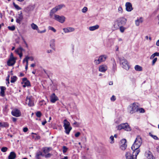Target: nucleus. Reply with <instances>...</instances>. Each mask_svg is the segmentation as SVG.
<instances>
[{
    "instance_id": "f257e3e1",
    "label": "nucleus",
    "mask_w": 159,
    "mask_h": 159,
    "mask_svg": "<svg viewBox=\"0 0 159 159\" xmlns=\"http://www.w3.org/2000/svg\"><path fill=\"white\" fill-rule=\"evenodd\" d=\"M142 143L141 138L139 136H138L131 147L133 151V153L136 152V154L138 155L140 152L139 148Z\"/></svg>"
},
{
    "instance_id": "f03ea898",
    "label": "nucleus",
    "mask_w": 159,
    "mask_h": 159,
    "mask_svg": "<svg viewBox=\"0 0 159 159\" xmlns=\"http://www.w3.org/2000/svg\"><path fill=\"white\" fill-rule=\"evenodd\" d=\"M127 20L123 17L118 18L114 22V26L116 29L118 28V26L124 25L126 23Z\"/></svg>"
},
{
    "instance_id": "7ed1b4c3",
    "label": "nucleus",
    "mask_w": 159,
    "mask_h": 159,
    "mask_svg": "<svg viewBox=\"0 0 159 159\" xmlns=\"http://www.w3.org/2000/svg\"><path fill=\"white\" fill-rule=\"evenodd\" d=\"M120 65L126 70L129 69L130 66L128 61L123 57H118Z\"/></svg>"
},
{
    "instance_id": "20e7f679",
    "label": "nucleus",
    "mask_w": 159,
    "mask_h": 159,
    "mask_svg": "<svg viewBox=\"0 0 159 159\" xmlns=\"http://www.w3.org/2000/svg\"><path fill=\"white\" fill-rule=\"evenodd\" d=\"M63 127L65 130V132L66 134H69L72 129L70 126V122L67 120L65 119L63 121Z\"/></svg>"
},
{
    "instance_id": "39448f33",
    "label": "nucleus",
    "mask_w": 159,
    "mask_h": 159,
    "mask_svg": "<svg viewBox=\"0 0 159 159\" xmlns=\"http://www.w3.org/2000/svg\"><path fill=\"white\" fill-rule=\"evenodd\" d=\"M107 58V56L106 55H102L98 57V59H95L94 61V63L98 65L101 63L105 61Z\"/></svg>"
},
{
    "instance_id": "423d86ee",
    "label": "nucleus",
    "mask_w": 159,
    "mask_h": 159,
    "mask_svg": "<svg viewBox=\"0 0 159 159\" xmlns=\"http://www.w3.org/2000/svg\"><path fill=\"white\" fill-rule=\"evenodd\" d=\"M138 106L137 103H134L131 104L129 108V113L131 114H133L136 112L137 111Z\"/></svg>"
},
{
    "instance_id": "0eeeda50",
    "label": "nucleus",
    "mask_w": 159,
    "mask_h": 159,
    "mask_svg": "<svg viewBox=\"0 0 159 159\" xmlns=\"http://www.w3.org/2000/svg\"><path fill=\"white\" fill-rule=\"evenodd\" d=\"M64 6V5H59L58 6H56L54 8L52 9L50 13V16L51 18H52L54 14L56 13L59 10L62 8Z\"/></svg>"
},
{
    "instance_id": "6e6552de",
    "label": "nucleus",
    "mask_w": 159,
    "mask_h": 159,
    "mask_svg": "<svg viewBox=\"0 0 159 159\" xmlns=\"http://www.w3.org/2000/svg\"><path fill=\"white\" fill-rule=\"evenodd\" d=\"M53 18L61 23H63L66 19V18L63 16H60L56 14L54 15V17Z\"/></svg>"
},
{
    "instance_id": "1a4fd4ad",
    "label": "nucleus",
    "mask_w": 159,
    "mask_h": 159,
    "mask_svg": "<svg viewBox=\"0 0 159 159\" xmlns=\"http://www.w3.org/2000/svg\"><path fill=\"white\" fill-rule=\"evenodd\" d=\"M137 155H136V152L134 153L133 152L132 154L130 152H127L125 154V157L126 159H136Z\"/></svg>"
},
{
    "instance_id": "9d476101",
    "label": "nucleus",
    "mask_w": 159,
    "mask_h": 159,
    "mask_svg": "<svg viewBox=\"0 0 159 159\" xmlns=\"http://www.w3.org/2000/svg\"><path fill=\"white\" fill-rule=\"evenodd\" d=\"M26 103L30 107L34 105L33 98L32 96L27 97L26 100Z\"/></svg>"
},
{
    "instance_id": "9b49d317",
    "label": "nucleus",
    "mask_w": 159,
    "mask_h": 159,
    "mask_svg": "<svg viewBox=\"0 0 159 159\" xmlns=\"http://www.w3.org/2000/svg\"><path fill=\"white\" fill-rule=\"evenodd\" d=\"M126 141L125 139H122L120 143V148L122 150H124L126 148L127 145L126 143Z\"/></svg>"
},
{
    "instance_id": "f8f14e48",
    "label": "nucleus",
    "mask_w": 159,
    "mask_h": 159,
    "mask_svg": "<svg viewBox=\"0 0 159 159\" xmlns=\"http://www.w3.org/2000/svg\"><path fill=\"white\" fill-rule=\"evenodd\" d=\"M16 58H9L7 62V65L9 66H11L15 64L16 63Z\"/></svg>"
},
{
    "instance_id": "ddd939ff",
    "label": "nucleus",
    "mask_w": 159,
    "mask_h": 159,
    "mask_svg": "<svg viewBox=\"0 0 159 159\" xmlns=\"http://www.w3.org/2000/svg\"><path fill=\"white\" fill-rule=\"evenodd\" d=\"M11 114L13 116L18 117L20 116V112L18 109H15L12 111Z\"/></svg>"
},
{
    "instance_id": "4468645a",
    "label": "nucleus",
    "mask_w": 159,
    "mask_h": 159,
    "mask_svg": "<svg viewBox=\"0 0 159 159\" xmlns=\"http://www.w3.org/2000/svg\"><path fill=\"white\" fill-rule=\"evenodd\" d=\"M145 155L148 159H155L151 152L149 151L146 152Z\"/></svg>"
},
{
    "instance_id": "2eb2a0df",
    "label": "nucleus",
    "mask_w": 159,
    "mask_h": 159,
    "mask_svg": "<svg viewBox=\"0 0 159 159\" xmlns=\"http://www.w3.org/2000/svg\"><path fill=\"white\" fill-rule=\"evenodd\" d=\"M58 100V97L55 95L54 93H53L50 96L51 102L52 103H54Z\"/></svg>"
},
{
    "instance_id": "dca6fc26",
    "label": "nucleus",
    "mask_w": 159,
    "mask_h": 159,
    "mask_svg": "<svg viewBox=\"0 0 159 159\" xmlns=\"http://www.w3.org/2000/svg\"><path fill=\"white\" fill-rule=\"evenodd\" d=\"M107 69V66L104 65H100L99 67V71L102 72H105Z\"/></svg>"
},
{
    "instance_id": "f3484780",
    "label": "nucleus",
    "mask_w": 159,
    "mask_h": 159,
    "mask_svg": "<svg viewBox=\"0 0 159 159\" xmlns=\"http://www.w3.org/2000/svg\"><path fill=\"white\" fill-rule=\"evenodd\" d=\"M126 10L128 11H130L133 9L131 4L129 2H127L125 4Z\"/></svg>"
},
{
    "instance_id": "a211bd4d",
    "label": "nucleus",
    "mask_w": 159,
    "mask_h": 159,
    "mask_svg": "<svg viewBox=\"0 0 159 159\" xmlns=\"http://www.w3.org/2000/svg\"><path fill=\"white\" fill-rule=\"evenodd\" d=\"M23 17L22 14V13L21 12L20 13L18 14V16L16 17V22L20 24L21 21L23 20Z\"/></svg>"
},
{
    "instance_id": "6ab92c4d",
    "label": "nucleus",
    "mask_w": 159,
    "mask_h": 159,
    "mask_svg": "<svg viewBox=\"0 0 159 159\" xmlns=\"http://www.w3.org/2000/svg\"><path fill=\"white\" fill-rule=\"evenodd\" d=\"M143 20V18L142 17L138 18L135 21L136 25L137 26H139L140 24L142 23Z\"/></svg>"
},
{
    "instance_id": "aec40b11",
    "label": "nucleus",
    "mask_w": 159,
    "mask_h": 159,
    "mask_svg": "<svg viewBox=\"0 0 159 159\" xmlns=\"http://www.w3.org/2000/svg\"><path fill=\"white\" fill-rule=\"evenodd\" d=\"M63 30L65 33H67L74 31L75 29L72 27H68L63 29Z\"/></svg>"
},
{
    "instance_id": "412c9836",
    "label": "nucleus",
    "mask_w": 159,
    "mask_h": 159,
    "mask_svg": "<svg viewBox=\"0 0 159 159\" xmlns=\"http://www.w3.org/2000/svg\"><path fill=\"white\" fill-rule=\"evenodd\" d=\"M16 157V155L14 152H11L8 157V159H15Z\"/></svg>"
},
{
    "instance_id": "4be33fe9",
    "label": "nucleus",
    "mask_w": 159,
    "mask_h": 159,
    "mask_svg": "<svg viewBox=\"0 0 159 159\" xmlns=\"http://www.w3.org/2000/svg\"><path fill=\"white\" fill-rule=\"evenodd\" d=\"M123 124L125 125H123L124 126L123 127L122 129L127 131H130L131 130V128L127 123H126Z\"/></svg>"
},
{
    "instance_id": "5701e85b",
    "label": "nucleus",
    "mask_w": 159,
    "mask_h": 159,
    "mask_svg": "<svg viewBox=\"0 0 159 159\" xmlns=\"http://www.w3.org/2000/svg\"><path fill=\"white\" fill-rule=\"evenodd\" d=\"M55 40L53 39L50 40V46L51 48L54 49L55 46Z\"/></svg>"
},
{
    "instance_id": "b1692460",
    "label": "nucleus",
    "mask_w": 159,
    "mask_h": 159,
    "mask_svg": "<svg viewBox=\"0 0 159 159\" xmlns=\"http://www.w3.org/2000/svg\"><path fill=\"white\" fill-rule=\"evenodd\" d=\"M1 89L0 94L2 97H4L5 96V91L6 89L5 87L4 86H0Z\"/></svg>"
},
{
    "instance_id": "393cba45",
    "label": "nucleus",
    "mask_w": 159,
    "mask_h": 159,
    "mask_svg": "<svg viewBox=\"0 0 159 159\" xmlns=\"http://www.w3.org/2000/svg\"><path fill=\"white\" fill-rule=\"evenodd\" d=\"M40 156H44V155L42 154L41 152L39 151H37L35 156L36 158L37 159H41Z\"/></svg>"
},
{
    "instance_id": "a878e982",
    "label": "nucleus",
    "mask_w": 159,
    "mask_h": 159,
    "mask_svg": "<svg viewBox=\"0 0 159 159\" xmlns=\"http://www.w3.org/2000/svg\"><path fill=\"white\" fill-rule=\"evenodd\" d=\"M99 28V26L98 25L90 26L89 27V30L90 31H94L95 30L98 29Z\"/></svg>"
},
{
    "instance_id": "bb28decb",
    "label": "nucleus",
    "mask_w": 159,
    "mask_h": 159,
    "mask_svg": "<svg viewBox=\"0 0 159 159\" xmlns=\"http://www.w3.org/2000/svg\"><path fill=\"white\" fill-rule=\"evenodd\" d=\"M29 59H31V61H33L34 59L32 57L26 56L25 58V61L26 62V64H28V60Z\"/></svg>"
},
{
    "instance_id": "cd10ccee",
    "label": "nucleus",
    "mask_w": 159,
    "mask_h": 159,
    "mask_svg": "<svg viewBox=\"0 0 159 159\" xmlns=\"http://www.w3.org/2000/svg\"><path fill=\"white\" fill-rule=\"evenodd\" d=\"M31 26L32 29L34 30H36L38 31L39 30L38 27L37 25L34 23L31 24Z\"/></svg>"
},
{
    "instance_id": "c85d7f7f",
    "label": "nucleus",
    "mask_w": 159,
    "mask_h": 159,
    "mask_svg": "<svg viewBox=\"0 0 159 159\" xmlns=\"http://www.w3.org/2000/svg\"><path fill=\"white\" fill-rule=\"evenodd\" d=\"M51 149V148H44L43 149V152L45 154L48 153L49 152Z\"/></svg>"
},
{
    "instance_id": "c756f323",
    "label": "nucleus",
    "mask_w": 159,
    "mask_h": 159,
    "mask_svg": "<svg viewBox=\"0 0 159 159\" xmlns=\"http://www.w3.org/2000/svg\"><path fill=\"white\" fill-rule=\"evenodd\" d=\"M134 69L138 71H141L142 70V67L138 65H136L135 66Z\"/></svg>"
},
{
    "instance_id": "7c9ffc66",
    "label": "nucleus",
    "mask_w": 159,
    "mask_h": 159,
    "mask_svg": "<svg viewBox=\"0 0 159 159\" xmlns=\"http://www.w3.org/2000/svg\"><path fill=\"white\" fill-rule=\"evenodd\" d=\"M159 52H156L152 54L150 57V59H153L155 56H159Z\"/></svg>"
},
{
    "instance_id": "2f4dec72",
    "label": "nucleus",
    "mask_w": 159,
    "mask_h": 159,
    "mask_svg": "<svg viewBox=\"0 0 159 159\" xmlns=\"http://www.w3.org/2000/svg\"><path fill=\"white\" fill-rule=\"evenodd\" d=\"M17 79V78L16 76H12L11 78V82L12 83H13Z\"/></svg>"
},
{
    "instance_id": "473e14b6",
    "label": "nucleus",
    "mask_w": 159,
    "mask_h": 159,
    "mask_svg": "<svg viewBox=\"0 0 159 159\" xmlns=\"http://www.w3.org/2000/svg\"><path fill=\"white\" fill-rule=\"evenodd\" d=\"M23 50V48L21 47H20L17 49L15 50V52L16 53L22 52V51Z\"/></svg>"
},
{
    "instance_id": "72a5a7b5",
    "label": "nucleus",
    "mask_w": 159,
    "mask_h": 159,
    "mask_svg": "<svg viewBox=\"0 0 159 159\" xmlns=\"http://www.w3.org/2000/svg\"><path fill=\"white\" fill-rule=\"evenodd\" d=\"M8 124L6 122H3L2 123V124L1 125V126L2 127H6L8 126Z\"/></svg>"
},
{
    "instance_id": "f704fd0d",
    "label": "nucleus",
    "mask_w": 159,
    "mask_h": 159,
    "mask_svg": "<svg viewBox=\"0 0 159 159\" xmlns=\"http://www.w3.org/2000/svg\"><path fill=\"white\" fill-rule=\"evenodd\" d=\"M123 125H125L123 124H120L117 127V129L119 130H120L123 129Z\"/></svg>"
},
{
    "instance_id": "c9c22d12",
    "label": "nucleus",
    "mask_w": 159,
    "mask_h": 159,
    "mask_svg": "<svg viewBox=\"0 0 159 159\" xmlns=\"http://www.w3.org/2000/svg\"><path fill=\"white\" fill-rule=\"evenodd\" d=\"M13 4L14 5L16 9H17L18 10H19L21 9V8L20 7H19L18 5L16 4L14 2H13Z\"/></svg>"
},
{
    "instance_id": "e433bc0d",
    "label": "nucleus",
    "mask_w": 159,
    "mask_h": 159,
    "mask_svg": "<svg viewBox=\"0 0 159 159\" xmlns=\"http://www.w3.org/2000/svg\"><path fill=\"white\" fill-rule=\"evenodd\" d=\"M110 143L111 144H112L114 142V136L112 135H111L110 136Z\"/></svg>"
},
{
    "instance_id": "4c0bfd02",
    "label": "nucleus",
    "mask_w": 159,
    "mask_h": 159,
    "mask_svg": "<svg viewBox=\"0 0 159 159\" xmlns=\"http://www.w3.org/2000/svg\"><path fill=\"white\" fill-rule=\"evenodd\" d=\"M36 116L38 117H40L42 115V114L40 111H38L36 113Z\"/></svg>"
},
{
    "instance_id": "58836bf2",
    "label": "nucleus",
    "mask_w": 159,
    "mask_h": 159,
    "mask_svg": "<svg viewBox=\"0 0 159 159\" xmlns=\"http://www.w3.org/2000/svg\"><path fill=\"white\" fill-rule=\"evenodd\" d=\"M48 30L53 31L54 33L56 32V30L53 27H51V26H48Z\"/></svg>"
},
{
    "instance_id": "ea45409f",
    "label": "nucleus",
    "mask_w": 159,
    "mask_h": 159,
    "mask_svg": "<svg viewBox=\"0 0 159 159\" xmlns=\"http://www.w3.org/2000/svg\"><path fill=\"white\" fill-rule=\"evenodd\" d=\"M119 27H120V31L122 33L124 32L125 30V28L123 27V26H118V28Z\"/></svg>"
},
{
    "instance_id": "a19ab883",
    "label": "nucleus",
    "mask_w": 159,
    "mask_h": 159,
    "mask_svg": "<svg viewBox=\"0 0 159 159\" xmlns=\"http://www.w3.org/2000/svg\"><path fill=\"white\" fill-rule=\"evenodd\" d=\"M8 28L10 30L14 31L15 29V27L14 25L11 26H9L8 27Z\"/></svg>"
},
{
    "instance_id": "79ce46f5",
    "label": "nucleus",
    "mask_w": 159,
    "mask_h": 159,
    "mask_svg": "<svg viewBox=\"0 0 159 159\" xmlns=\"http://www.w3.org/2000/svg\"><path fill=\"white\" fill-rule=\"evenodd\" d=\"M139 111L140 113H144L145 111V110L143 108H138V109L137 110V111Z\"/></svg>"
},
{
    "instance_id": "37998d69",
    "label": "nucleus",
    "mask_w": 159,
    "mask_h": 159,
    "mask_svg": "<svg viewBox=\"0 0 159 159\" xmlns=\"http://www.w3.org/2000/svg\"><path fill=\"white\" fill-rule=\"evenodd\" d=\"M7 148L6 147H3L1 149V151L3 152H6L7 150Z\"/></svg>"
},
{
    "instance_id": "c03bdc74",
    "label": "nucleus",
    "mask_w": 159,
    "mask_h": 159,
    "mask_svg": "<svg viewBox=\"0 0 159 159\" xmlns=\"http://www.w3.org/2000/svg\"><path fill=\"white\" fill-rule=\"evenodd\" d=\"M157 57L154 58L153 60L152 61V65L153 66L154 65L155 63L157 61Z\"/></svg>"
},
{
    "instance_id": "a18cd8bd",
    "label": "nucleus",
    "mask_w": 159,
    "mask_h": 159,
    "mask_svg": "<svg viewBox=\"0 0 159 159\" xmlns=\"http://www.w3.org/2000/svg\"><path fill=\"white\" fill-rule=\"evenodd\" d=\"M80 125V124L79 123H78L75 121L73 123V125H74L75 127H78Z\"/></svg>"
},
{
    "instance_id": "49530a36",
    "label": "nucleus",
    "mask_w": 159,
    "mask_h": 159,
    "mask_svg": "<svg viewBox=\"0 0 159 159\" xmlns=\"http://www.w3.org/2000/svg\"><path fill=\"white\" fill-rule=\"evenodd\" d=\"M63 152L64 153H65L66 152V151L67 150V149H68L65 146H63Z\"/></svg>"
},
{
    "instance_id": "de8ad7c7",
    "label": "nucleus",
    "mask_w": 159,
    "mask_h": 159,
    "mask_svg": "<svg viewBox=\"0 0 159 159\" xmlns=\"http://www.w3.org/2000/svg\"><path fill=\"white\" fill-rule=\"evenodd\" d=\"M88 10V8L86 7H84L82 9V12L83 13L86 12Z\"/></svg>"
},
{
    "instance_id": "09e8293b",
    "label": "nucleus",
    "mask_w": 159,
    "mask_h": 159,
    "mask_svg": "<svg viewBox=\"0 0 159 159\" xmlns=\"http://www.w3.org/2000/svg\"><path fill=\"white\" fill-rule=\"evenodd\" d=\"M114 62L113 64V70H115V69H116V64L115 61L114 60Z\"/></svg>"
},
{
    "instance_id": "8fccbe9b",
    "label": "nucleus",
    "mask_w": 159,
    "mask_h": 159,
    "mask_svg": "<svg viewBox=\"0 0 159 159\" xmlns=\"http://www.w3.org/2000/svg\"><path fill=\"white\" fill-rule=\"evenodd\" d=\"M151 136L155 140H158V138L156 135H154L152 134H151Z\"/></svg>"
},
{
    "instance_id": "3c124183",
    "label": "nucleus",
    "mask_w": 159,
    "mask_h": 159,
    "mask_svg": "<svg viewBox=\"0 0 159 159\" xmlns=\"http://www.w3.org/2000/svg\"><path fill=\"white\" fill-rule=\"evenodd\" d=\"M24 83L27 86L30 85V82L28 80L26 81V82H25Z\"/></svg>"
},
{
    "instance_id": "603ef678",
    "label": "nucleus",
    "mask_w": 159,
    "mask_h": 159,
    "mask_svg": "<svg viewBox=\"0 0 159 159\" xmlns=\"http://www.w3.org/2000/svg\"><path fill=\"white\" fill-rule=\"evenodd\" d=\"M51 156V154L48 153L47 154L44 155V156L46 158H48L50 157Z\"/></svg>"
},
{
    "instance_id": "864d4df0",
    "label": "nucleus",
    "mask_w": 159,
    "mask_h": 159,
    "mask_svg": "<svg viewBox=\"0 0 159 159\" xmlns=\"http://www.w3.org/2000/svg\"><path fill=\"white\" fill-rule=\"evenodd\" d=\"M122 7H120L118 9V11L120 13H122Z\"/></svg>"
},
{
    "instance_id": "5fc2aeb1",
    "label": "nucleus",
    "mask_w": 159,
    "mask_h": 159,
    "mask_svg": "<svg viewBox=\"0 0 159 159\" xmlns=\"http://www.w3.org/2000/svg\"><path fill=\"white\" fill-rule=\"evenodd\" d=\"M46 31V30H42V31H40L39 30H38V32L39 33H43L45 32Z\"/></svg>"
},
{
    "instance_id": "6e6d98bb",
    "label": "nucleus",
    "mask_w": 159,
    "mask_h": 159,
    "mask_svg": "<svg viewBox=\"0 0 159 159\" xmlns=\"http://www.w3.org/2000/svg\"><path fill=\"white\" fill-rule=\"evenodd\" d=\"M116 98L114 95H113L111 98V100L112 101H114L116 100Z\"/></svg>"
},
{
    "instance_id": "4d7b16f0",
    "label": "nucleus",
    "mask_w": 159,
    "mask_h": 159,
    "mask_svg": "<svg viewBox=\"0 0 159 159\" xmlns=\"http://www.w3.org/2000/svg\"><path fill=\"white\" fill-rule=\"evenodd\" d=\"M80 132H77L75 134V136L76 137H78L80 136Z\"/></svg>"
},
{
    "instance_id": "13d9d810",
    "label": "nucleus",
    "mask_w": 159,
    "mask_h": 159,
    "mask_svg": "<svg viewBox=\"0 0 159 159\" xmlns=\"http://www.w3.org/2000/svg\"><path fill=\"white\" fill-rule=\"evenodd\" d=\"M28 130V129L27 127H25L23 129V131L25 132H27Z\"/></svg>"
},
{
    "instance_id": "bf43d9fd",
    "label": "nucleus",
    "mask_w": 159,
    "mask_h": 159,
    "mask_svg": "<svg viewBox=\"0 0 159 159\" xmlns=\"http://www.w3.org/2000/svg\"><path fill=\"white\" fill-rule=\"evenodd\" d=\"M9 58H16L14 57L13 54L12 53H11Z\"/></svg>"
},
{
    "instance_id": "052dcab7",
    "label": "nucleus",
    "mask_w": 159,
    "mask_h": 159,
    "mask_svg": "<svg viewBox=\"0 0 159 159\" xmlns=\"http://www.w3.org/2000/svg\"><path fill=\"white\" fill-rule=\"evenodd\" d=\"M27 80H28L26 78H24L22 79V81L24 83L26 82V81H27Z\"/></svg>"
},
{
    "instance_id": "680f3d73",
    "label": "nucleus",
    "mask_w": 159,
    "mask_h": 159,
    "mask_svg": "<svg viewBox=\"0 0 159 159\" xmlns=\"http://www.w3.org/2000/svg\"><path fill=\"white\" fill-rule=\"evenodd\" d=\"M19 55L20 57L21 58L22 57V52H20V53H17Z\"/></svg>"
},
{
    "instance_id": "e2e57ef3",
    "label": "nucleus",
    "mask_w": 159,
    "mask_h": 159,
    "mask_svg": "<svg viewBox=\"0 0 159 159\" xmlns=\"http://www.w3.org/2000/svg\"><path fill=\"white\" fill-rule=\"evenodd\" d=\"M156 45L157 46H159V39L156 42Z\"/></svg>"
},
{
    "instance_id": "0e129e2a",
    "label": "nucleus",
    "mask_w": 159,
    "mask_h": 159,
    "mask_svg": "<svg viewBox=\"0 0 159 159\" xmlns=\"http://www.w3.org/2000/svg\"><path fill=\"white\" fill-rule=\"evenodd\" d=\"M17 119L15 117H12V120L14 122H15L16 120Z\"/></svg>"
},
{
    "instance_id": "69168bd1",
    "label": "nucleus",
    "mask_w": 159,
    "mask_h": 159,
    "mask_svg": "<svg viewBox=\"0 0 159 159\" xmlns=\"http://www.w3.org/2000/svg\"><path fill=\"white\" fill-rule=\"evenodd\" d=\"M24 74L22 73H20V77H22V76H24Z\"/></svg>"
},
{
    "instance_id": "338daca9",
    "label": "nucleus",
    "mask_w": 159,
    "mask_h": 159,
    "mask_svg": "<svg viewBox=\"0 0 159 159\" xmlns=\"http://www.w3.org/2000/svg\"><path fill=\"white\" fill-rule=\"evenodd\" d=\"M47 123V121L46 120H45L44 121V122H42V125H44L46 123Z\"/></svg>"
},
{
    "instance_id": "774afa93",
    "label": "nucleus",
    "mask_w": 159,
    "mask_h": 159,
    "mask_svg": "<svg viewBox=\"0 0 159 159\" xmlns=\"http://www.w3.org/2000/svg\"><path fill=\"white\" fill-rule=\"evenodd\" d=\"M68 157L67 156H65L63 158H61V159H68Z\"/></svg>"
}]
</instances>
